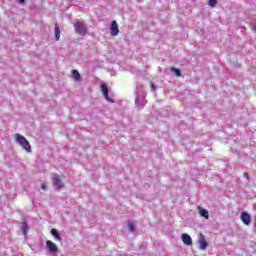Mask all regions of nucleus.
<instances>
[{"instance_id":"1","label":"nucleus","mask_w":256,"mask_h":256,"mask_svg":"<svg viewBox=\"0 0 256 256\" xmlns=\"http://www.w3.org/2000/svg\"><path fill=\"white\" fill-rule=\"evenodd\" d=\"M147 97V93L143 90V85L137 84L136 85V99H135V105L137 109H143L145 105H147V100L145 99Z\"/></svg>"},{"instance_id":"2","label":"nucleus","mask_w":256,"mask_h":256,"mask_svg":"<svg viewBox=\"0 0 256 256\" xmlns=\"http://www.w3.org/2000/svg\"><path fill=\"white\" fill-rule=\"evenodd\" d=\"M16 143L24 149L27 153H31V144L29 143V140L25 138V136L21 134H16Z\"/></svg>"},{"instance_id":"3","label":"nucleus","mask_w":256,"mask_h":256,"mask_svg":"<svg viewBox=\"0 0 256 256\" xmlns=\"http://www.w3.org/2000/svg\"><path fill=\"white\" fill-rule=\"evenodd\" d=\"M74 29L77 33V35H87V26H85V24L81 21H77L75 24H74Z\"/></svg>"},{"instance_id":"4","label":"nucleus","mask_w":256,"mask_h":256,"mask_svg":"<svg viewBox=\"0 0 256 256\" xmlns=\"http://www.w3.org/2000/svg\"><path fill=\"white\" fill-rule=\"evenodd\" d=\"M53 185L56 191H60L61 189H63L64 187L63 180H61V177L59 176V174H56L53 176Z\"/></svg>"},{"instance_id":"5","label":"nucleus","mask_w":256,"mask_h":256,"mask_svg":"<svg viewBox=\"0 0 256 256\" xmlns=\"http://www.w3.org/2000/svg\"><path fill=\"white\" fill-rule=\"evenodd\" d=\"M101 91H102L103 96L106 99V101H108L109 103H115V100H113L111 97H109V87H107V84L101 85Z\"/></svg>"},{"instance_id":"6","label":"nucleus","mask_w":256,"mask_h":256,"mask_svg":"<svg viewBox=\"0 0 256 256\" xmlns=\"http://www.w3.org/2000/svg\"><path fill=\"white\" fill-rule=\"evenodd\" d=\"M198 243H199V249H201L202 251H205V249L209 247V243H207V240H205V236H203V234L199 235Z\"/></svg>"},{"instance_id":"7","label":"nucleus","mask_w":256,"mask_h":256,"mask_svg":"<svg viewBox=\"0 0 256 256\" xmlns=\"http://www.w3.org/2000/svg\"><path fill=\"white\" fill-rule=\"evenodd\" d=\"M46 249H48L50 253H57L59 251L57 244L53 243L51 240L46 241Z\"/></svg>"},{"instance_id":"8","label":"nucleus","mask_w":256,"mask_h":256,"mask_svg":"<svg viewBox=\"0 0 256 256\" xmlns=\"http://www.w3.org/2000/svg\"><path fill=\"white\" fill-rule=\"evenodd\" d=\"M110 33L112 37H117V35H119V25H117V21L115 20L111 22Z\"/></svg>"},{"instance_id":"9","label":"nucleus","mask_w":256,"mask_h":256,"mask_svg":"<svg viewBox=\"0 0 256 256\" xmlns=\"http://www.w3.org/2000/svg\"><path fill=\"white\" fill-rule=\"evenodd\" d=\"M241 221L244 225H251V215L247 212H242L240 215Z\"/></svg>"},{"instance_id":"10","label":"nucleus","mask_w":256,"mask_h":256,"mask_svg":"<svg viewBox=\"0 0 256 256\" xmlns=\"http://www.w3.org/2000/svg\"><path fill=\"white\" fill-rule=\"evenodd\" d=\"M181 239H182L184 245H188V246L193 245V239L191 238V236L189 234L183 233L181 235Z\"/></svg>"},{"instance_id":"11","label":"nucleus","mask_w":256,"mask_h":256,"mask_svg":"<svg viewBox=\"0 0 256 256\" xmlns=\"http://www.w3.org/2000/svg\"><path fill=\"white\" fill-rule=\"evenodd\" d=\"M50 233L51 236L56 239V241H63V238H61V235L59 234V231H57V229L52 228Z\"/></svg>"},{"instance_id":"12","label":"nucleus","mask_w":256,"mask_h":256,"mask_svg":"<svg viewBox=\"0 0 256 256\" xmlns=\"http://www.w3.org/2000/svg\"><path fill=\"white\" fill-rule=\"evenodd\" d=\"M200 217H204V219H209V211L205 208L198 207Z\"/></svg>"},{"instance_id":"13","label":"nucleus","mask_w":256,"mask_h":256,"mask_svg":"<svg viewBox=\"0 0 256 256\" xmlns=\"http://www.w3.org/2000/svg\"><path fill=\"white\" fill-rule=\"evenodd\" d=\"M54 33H55L56 41H59V39L61 38V29L59 28V24H57V23L55 24Z\"/></svg>"},{"instance_id":"14","label":"nucleus","mask_w":256,"mask_h":256,"mask_svg":"<svg viewBox=\"0 0 256 256\" xmlns=\"http://www.w3.org/2000/svg\"><path fill=\"white\" fill-rule=\"evenodd\" d=\"M22 232L24 237H27V233H29V225L25 221L22 222Z\"/></svg>"},{"instance_id":"15","label":"nucleus","mask_w":256,"mask_h":256,"mask_svg":"<svg viewBox=\"0 0 256 256\" xmlns=\"http://www.w3.org/2000/svg\"><path fill=\"white\" fill-rule=\"evenodd\" d=\"M72 77L75 81H81V74L78 70H72Z\"/></svg>"},{"instance_id":"16","label":"nucleus","mask_w":256,"mask_h":256,"mask_svg":"<svg viewBox=\"0 0 256 256\" xmlns=\"http://www.w3.org/2000/svg\"><path fill=\"white\" fill-rule=\"evenodd\" d=\"M128 229L131 231V233L135 232V223H133L131 220L128 221Z\"/></svg>"},{"instance_id":"17","label":"nucleus","mask_w":256,"mask_h":256,"mask_svg":"<svg viewBox=\"0 0 256 256\" xmlns=\"http://www.w3.org/2000/svg\"><path fill=\"white\" fill-rule=\"evenodd\" d=\"M171 71L175 74L176 77H181V70L179 68L173 67Z\"/></svg>"},{"instance_id":"18","label":"nucleus","mask_w":256,"mask_h":256,"mask_svg":"<svg viewBox=\"0 0 256 256\" xmlns=\"http://www.w3.org/2000/svg\"><path fill=\"white\" fill-rule=\"evenodd\" d=\"M208 5L210 7H215L217 5V0H208Z\"/></svg>"},{"instance_id":"19","label":"nucleus","mask_w":256,"mask_h":256,"mask_svg":"<svg viewBox=\"0 0 256 256\" xmlns=\"http://www.w3.org/2000/svg\"><path fill=\"white\" fill-rule=\"evenodd\" d=\"M151 91H153V92L157 91V86H155V84H153V82H151Z\"/></svg>"},{"instance_id":"20","label":"nucleus","mask_w":256,"mask_h":256,"mask_svg":"<svg viewBox=\"0 0 256 256\" xmlns=\"http://www.w3.org/2000/svg\"><path fill=\"white\" fill-rule=\"evenodd\" d=\"M244 177H245V179H247V181H249V173L244 172Z\"/></svg>"},{"instance_id":"21","label":"nucleus","mask_w":256,"mask_h":256,"mask_svg":"<svg viewBox=\"0 0 256 256\" xmlns=\"http://www.w3.org/2000/svg\"><path fill=\"white\" fill-rule=\"evenodd\" d=\"M41 189H43V191H47V186L45 184H42Z\"/></svg>"},{"instance_id":"22","label":"nucleus","mask_w":256,"mask_h":256,"mask_svg":"<svg viewBox=\"0 0 256 256\" xmlns=\"http://www.w3.org/2000/svg\"><path fill=\"white\" fill-rule=\"evenodd\" d=\"M19 1V3L21 4V5H23V3H25V0H18Z\"/></svg>"}]
</instances>
